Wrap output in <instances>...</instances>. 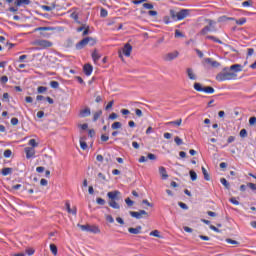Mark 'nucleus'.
<instances>
[{
	"label": "nucleus",
	"mask_w": 256,
	"mask_h": 256,
	"mask_svg": "<svg viewBox=\"0 0 256 256\" xmlns=\"http://www.w3.org/2000/svg\"><path fill=\"white\" fill-rule=\"evenodd\" d=\"M237 79V74L231 72L229 68H224L223 72L216 75V81L223 82V81H233Z\"/></svg>",
	"instance_id": "obj_1"
},
{
	"label": "nucleus",
	"mask_w": 256,
	"mask_h": 256,
	"mask_svg": "<svg viewBox=\"0 0 256 256\" xmlns=\"http://www.w3.org/2000/svg\"><path fill=\"white\" fill-rule=\"evenodd\" d=\"M220 183H222V184L225 186L226 189H229L230 184H229V182L227 181V179L221 178V179H220Z\"/></svg>",
	"instance_id": "obj_35"
},
{
	"label": "nucleus",
	"mask_w": 256,
	"mask_h": 256,
	"mask_svg": "<svg viewBox=\"0 0 256 256\" xmlns=\"http://www.w3.org/2000/svg\"><path fill=\"white\" fill-rule=\"evenodd\" d=\"M11 155H13V152L11 150L7 149L4 151V157L6 159H9V157H11Z\"/></svg>",
	"instance_id": "obj_41"
},
{
	"label": "nucleus",
	"mask_w": 256,
	"mask_h": 256,
	"mask_svg": "<svg viewBox=\"0 0 256 256\" xmlns=\"http://www.w3.org/2000/svg\"><path fill=\"white\" fill-rule=\"evenodd\" d=\"M255 123H256V117H255V116L250 117V119H249V125H255Z\"/></svg>",
	"instance_id": "obj_60"
},
{
	"label": "nucleus",
	"mask_w": 256,
	"mask_h": 256,
	"mask_svg": "<svg viewBox=\"0 0 256 256\" xmlns=\"http://www.w3.org/2000/svg\"><path fill=\"white\" fill-rule=\"evenodd\" d=\"M142 7H143L144 9H148V10H150V11H151V9L154 8V6H153L152 3H144V4H142Z\"/></svg>",
	"instance_id": "obj_36"
},
{
	"label": "nucleus",
	"mask_w": 256,
	"mask_h": 256,
	"mask_svg": "<svg viewBox=\"0 0 256 256\" xmlns=\"http://www.w3.org/2000/svg\"><path fill=\"white\" fill-rule=\"evenodd\" d=\"M105 219H106V221H108V223H115V219L113 218V216H111L109 214H107L105 216Z\"/></svg>",
	"instance_id": "obj_43"
},
{
	"label": "nucleus",
	"mask_w": 256,
	"mask_h": 256,
	"mask_svg": "<svg viewBox=\"0 0 256 256\" xmlns=\"http://www.w3.org/2000/svg\"><path fill=\"white\" fill-rule=\"evenodd\" d=\"M159 173H160L162 179H167V177H169V175L167 174V170L163 166H161L159 168Z\"/></svg>",
	"instance_id": "obj_20"
},
{
	"label": "nucleus",
	"mask_w": 256,
	"mask_h": 256,
	"mask_svg": "<svg viewBox=\"0 0 256 256\" xmlns=\"http://www.w3.org/2000/svg\"><path fill=\"white\" fill-rule=\"evenodd\" d=\"M226 243H229V245H239L237 240H233L231 238L226 239Z\"/></svg>",
	"instance_id": "obj_40"
},
{
	"label": "nucleus",
	"mask_w": 256,
	"mask_h": 256,
	"mask_svg": "<svg viewBox=\"0 0 256 256\" xmlns=\"http://www.w3.org/2000/svg\"><path fill=\"white\" fill-rule=\"evenodd\" d=\"M190 179L191 181H197V172L194 170H190Z\"/></svg>",
	"instance_id": "obj_33"
},
{
	"label": "nucleus",
	"mask_w": 256,
	"mask_h": 256,
	"mask_svg": "<svg viewBox=\"0 0 256 256\" xmlns=\"http://www.w3.org/2000/svg\"><path fill=\"white\" fill-rule=\"evenodd\" d=\"M83 71L87 77H90L91 73H93V66L91 64H85Z\"/></svg>",
	"instance_id": "obj_12"
},
{
	"label": "nucleus",
	"mask_w": 256,
	"mask_h": 256,
	"mask_svg": "<svg viewBox=\"0 0 256 256\" xmlns=\"http://www.w3.org/2000/svg\"><path fill=\"white\" fill-rule=\"evenodd\" d=\"M182 123H183V119L180 118L176 121L166 122L165 125H166V127H169L171 125H173L174 127H181Z\"/></svg>",
	"instance_id": "obj_16"
},
{
	"label": "nucleus",
	"mask_w": 256,
	"mask_h": 256,
	"mask_svg": "<svg viewBox=\"0 0 256 256\" xmlns=\"http://www.w3.org/2000/svg\"><path fill=\"white\" fill-rule=\"evenodd\" d=\"M48 181H47V179H45V178H42L41 180H40V185H42V187H47V185H48Z\"/></svg>",
	"instance_id": "obj_52"
},
{
	"label": "nucleus",
	"mask_w": 256,
	"mask_h": 256,
	"mask_svg": "<svg viewBox=\"0 0 256 256\" xmlns=\"http://www.w3.org/2000/svg\"><path fill=\"white\" fill-rule=\"evenodd\" d=\"M47 91V87L45 86H40L37 88L38 93H45Z\"/></svg>",
	"instance_id": "obj_47"
},
{
	"label": "nucleus",
	"mask_w": 256,
	"mask_h": 256,
	"mask_svg": "<svg viewBox=\"0 0 256 256\" xmlns=\"http://www.w3.org/2000/svg\"><path fill=\"white\" fill-rule=\"evenodd\" d=\"M50 251L55 256L57 255V246L55 244H50Z\"/></svg>",
	"instance_id": "obj_34"
},
{
	"label": "nucleus",
	"mask_w": 256,
	"mask_h": 256,
	"mask_svg": "<svg viewBox=\"0 0 256 256\" xmlns=\"http://www.w3.org/2000/svg\"><path fill=\"white\" fill-rule=\"evenodd\" d=\"M135 114L137 115V117H143V111H141V109H136Z\"/></svg>",
	"instance_id": "obj_63"
},
{
	"label": "nucleus",
	"mask_w": 256,
	"mask_h": 256,
	"mask_svg": "<svg viewBox=\"0 0 256 256\" xmlns=\"http://www.w3.org/2000/svg\"><path fill=\"white\" fill-rule=\"evenodd\" d=\"M35 33H37V31H55V28L53 27H38L34 29Z\"/></svg>",
	"instance_id": "obj_26"
},
{
	"label": "nucleus",
	"mask_w": 256,
	"mask_h": 256,
	"mask_svg": "<svg viewBox=\"0 0 256 256\" xmlns=\"http://www.w3.org/2000/svg\"><path fill=\"white\" fill-rule=\"evenodd\" d=\"M100 139H101V141H103L105 143V142L109 141V136L102 134Z\"/></svg>",
	"instance_id": "obj_58"
},
{
	"label": "nucleus",
	"mask_w": 256,
	"mask_h": 256,
	"mask_svg": "<svg viewBox=\"0 0 256 256\" xmlns=\"http://www.w3.org/2000/svg\"><path fill=\"white\" fill-rule=\"evenodd\" d=\"M141 231H143V227L137 226L136 228H128V232L131 235H140Z\"/></svg>",
	"instance_id": "obj_15"
},
{
	"label": "nucleus",
	"mask_w": 256,
	"mask_h": 256,
	"mask_svg": "<svg viewBox=\"0 0 256 256\" xmlns=\"http://www.w3.org/2000/svg\"><path fill=\"white\" fill-rule=\"evenodd\" d=\"M23 5H31V0H16L15 1L16 7H23Z\"/></svg>",
	"instance_id": "obj_18"
},
{
	"label": "nucleus",
	"mask_w": 256,
	"mask_h": 256,
	"mask_svg": "<svg viewBox=\"0 0 256 256\" xmlns=\"http://www.w3.org/2000/svg\"><path fill=\"white\" fill-rule=\"evenodd\" d=\"M247 187H249L252 191H256V184L248 183Z\"/></svg>",
	"instance_id": "obj_61"
},
{
	"label": "nucleus",
	"mask_w": 256,
	"mask_h": 256,
	"mask_svg": "<svg viewBox=\"0 0 256 256\" xmlns=\"http://www.w3.org/2000/svg\"><path fill=\"white\" fill-rule=\"evenodd\" d=\"M142 204L146 205L147 207H153V204L151 202H149V200H143Z\"/></svg>",
	"instance_id": "obj_59"
},
{
	"label": "nucleus",
	"mask_w": 256,
	"mask_h": 256,
	"mask_svg": "<svg viewBox=\"0 0 256 256\" xmlns=\"http://www.w3.org/2000/svg\"><path fill=\"white\" fill-rule=\"evenodd\" d=\"M32 45H35L36 47H39V49H49V47H53V42L49 40H35Z\"/></svg>",
	"instance_id": "obj_5"
},
{
	"label": "nucleus",
	"mask_w": 256,
	"mask_h": 256,
	"mask_svg": "<svg viewBox=\"0 0 256 256\" xmlns=\"http://www.w3.org/2000/svg\"><path fill=\"white\" fill-rule=\"evenodd\" d=\"M240 137H242L243 139H245V137H247V130L246 129H242L240 131Z\"/></svg>",
	"instance_id": "obj_53"
},
{
	"label": "nucleus",
	"mask_w": 256,
	"mask_h": 256,
	"mask_svg": "<svg viewBox=\"0 0 256 256\" xmlns=\"http://www.w3.org/2000/svg\"><path fill=\"white\" fill-rule=\"evenodd\" d=\"M2 101L9 103V93L6 92L3 94Z\"/></svg>",
	"instance_id": "obj_55"
},
{
	"label": "nucleus",
	"mask_w": 256,
	"mask_h": 256,
	"mask_svg": "<svg viewBox=\"0 0 256 256\" xmlns=\"http://www.w3.org/2000/svg\"><path fill=\"white\" fill-rule=\"evenodd\" d=\"M91 115V108L86 107L79 112V117L85 118Z\"/></svg>",
	"instance_id": "obj_13"
},
{
	"label": "nucleus",
	"mask_w": 256,
	"mask_h": 256,
	"mask_svg": "<svg viewBox=\"0 0 256 256\" xmlns=\"http://www.w3.org/2000/svg\"><path fill=\"white\" fill-rule=\"evenodd\" d=\"M11 125L15 126V125H19V119L18 118H12L10 120Z\"/></svg>",
	"instance_id": "obj_49"
},
{
	"label": "nucleus",
	"mask_w": 256,
	"mask_h": 256,
	"mask_svg": "<svg viewBox=\"0 0 256 256\" xmlns=\"http://www.w3.org/2000/svg\"><path fill=\"white\" fill-rule=\"evenodd\" d=\"M96 203H97L98 205H105V199H103V198H97V199H96Z\"/></svg>",
	"instance_id": "obj_54"
},
{
	"label": "nucleus",
	"mask_w": 256,
	"mask_h": 256,
	"mask_svg": "<svg viewBox=\"0 0 256 256\" xmlns=\"http://www.w3.org/2000/svg\"><path fill=\"white\" fill-rule=\"evenodd\" d=\"M28 145H30V147H32L33 149H35V147H39V143H37V140L35 139H30Z\"/></svg>",
	"instance_id": "obj_31"
},
{
	"label": "nucleus",
	"mask_w": 256,
	"mask_h": 256,
	"mask_svg": "<svg viewBox=\"0 0 256 256\" xmlns=\"http://www.w3.org/2000/svg\"><path fill=\"white\" fill-rule=\"evenodd\" d=\"M230 71H235L236 73H239L242 71L240 64H234L230 67Z\"/></svg>",
	"instance_id": "obj_25"
},
{
	"label": "nucleus",
	"mask_w": 256,
	"mask_h": 256,
	"mask_svg": "<svg viewBox=\"0 0 256 256\" xmlns=\"http://www.w3.org/2000/svg\"><path fill=\"white\" fill-rule=\"evenodd\" d=\"M86 41H87V44L90 45V47L97 45V39L93 37H86Z\"/></svg>",
	"instance_id": "obj_21"
},
{
	"label": "nucleus",
	"mask_w": 256,
	"mask_h": 256,
	"mask_svg": "<svg viewBox=\"0 0 256 256\" xmlns=\"http://www.w3.org/2000/svg\"><path fill=\"white\" fill-rule=\"evenodd\" d=\"M82 231H87L88 233H94V235H98L101 233V229L97 225H78Z\"/></svg>",
	"instance_id": "obj_4"
},
{
	"label": "nucleus",
	"mask_w": 256,
	"mask_h": 256,
	"mask_svg": "<svg viewBox=\"0 0 256 256\" xmlns=\"http://www.w3.org/2000/svg\"><path fill=\"white\" fill-rule=\"evenodd\" d=\"M87 45V38H84L76 44V49L77 51H81V49H84V47H87Z\"/></svg>",
	"instance_id": "obj_17"
},
{
	"label": "nucleus",
	"mask_w": 256,
	"mask_h": 256,
	"mask_svg": "<svg viewBox=\"0 0 256 256\" xmlns=\"http://www.w3.org/2000/svg\"><path fill=\"white\" fill-rule=\"evenodd\" d=\"M101 115H103V111L99 110V111L95 112V113L93 114V121H94V122H95V121H98V120H99V117H101Z\"/></svg>",
	"instance_id": "obj_30"
},
{
	"label": "nucleus",
	"mask_w": 256,
	"mask_h": 256,
	"mask_svg": "<svg viewBox=\"0 0 256 256\" xmlns=\"http://www.w3.org/2000/svg\"><path fill=\"white\" fill-rule=\"evenodd\" d=\"M78 127L82 129V131H87V129H89V124H79Z\"/></svg>",
	"instance_id": "obj_44"
},
{
	"label": "nucleus",
	"mask_w": 256,
	"mask_h": 256,
	"mask_svg": "<svg viewBox=\"0 0 256 256\" xmlns=\"http://www.w3.org/2000/svg\"><path fill=\"white\" fill-rule=\"evenodd\" d=\"M178 205H179V207H181V209H184V210L189 209V206H187V204H185L183 202H179Z\"/></svg>",
	"instance_id": "obj_57"
},
{
	"label": "nucleus",
	"mask_w": 256,
	"mask_h": 256,
	"mask_svg": "<svg viewBox=\"0 0 256 256\" xmlns=\"http://www.w3.org/2000/svg\"><path fill=\"white\" fill-rule=\"evenodd\" d=\"M235 23H236V25H245V23H247V18L242 17L238 20H235Z\"/></svg>",
	"instance_id": "obj_32"
},
{
	"label": "nucleus",
	"mask_w": 256,
	"mask_h": 256,
	"mask_svg": "<svg viewBox=\"0 0 256 256\" xmlns=\"http://www.w3.org/2000/svg\"><path fill=\"white\" fill-rule=\"evenodd\" d=\"M24 151L26 153V159H31L35 157V148L26 147Z\"/></svg>",
	"instance_id": "obj_9"
},
{
	"label": "nucleus",
	"mask_w": 256,
	"mask_h": 256,
	"mask_svg": "<svg viewBox=\"0 0 256 256\" xmlns=\"http://www.w3.org/2000/svg\"><path fill=\"white\" fill-rule=\"evenodd\" d=\"M202 173L204 175L205 181H211V176H209V173L207 172V169L202 166Z\"/></svg>",
	"instance_id": "obj_27"
},
{
	"label": "nucleus",
	"mask_w": 256,
	"mask_h": 256,
	"mask_svg": "<svg viewBox=\"0 0 256 256\" xmlns=\"http://www.w3.org/2000/svg\"><path fill=\"white\" fill-rule=\"evenodd\" d=\"M41 9L43 11H53V9H55V6L51 7V6H47V5H42Z\"/></svg>",
	"instance_id": "obj_39"
},
{
	"label": "nucleus",
	"mask_w": 256,
	"mask_h": 256,
	"mask_svg": "<svg viewBox=\"0 0 256 256\" xmlns=\"http://www.w3.org/2000/svg\"><path fill=\"white\" fill-rule=\"evenodd\" d=\"M179 57V51L175 50L173 52L167 53L163 56V59L167 62L175 61Z\"/></svg>",
	"instance_id": "obj_8"
},
{
	"label": "nucleus",
	"mask_w": 256,
	"mask_h": 256,
	"mask_svg": "<svg viewBox=\"0 0 256 256\" xmlns=\"http://www.w3.org/2000/svg\"><path fill=\"white\" fill-rule=\"evenodd\" d=\"M109 205L112 207V209H120L121 206L119 205V203H117L115 200H111L109 202Z\"/></svg>",
	"instance_id": "obj_29"
},
{
	"label": "nucleus",
	"mask_w": 256,
	"mask_h": 256,
	"mask_svg": "<svg viewBox=\"0 0 256 256\" xmlns=\"http://www.w3.org/2000/svg\"><path fill=\"white\" fill-rule=\"evenodd\" d=\"M65 206H66V211L68 213H72V215H77V208L74 207V208L71 209V204L69 203V201H67L65 203Z\"/></svg>",
	"instance_id": "obj_19"
},
{
	"label": "nucleus",
	"mask_w": 256,
	"mask_h": 256,
	"mask_svg": "<svg viewBox=\"0 0 256 256\" xmlns=\"http://www.w3.org/2000/svg\"><path fill=\"white\" fill-rule=\"evenodd\" d=\"M1 173L3 177H7V175H11V173H13V168H3Z\"/></svg>",
	"instance_id": "obj_24"
},
{
	"label": "nucleus",
	"mask_w": 256,
	"mask_h": 256,
	"mask_svg": "<svg viewBox=\"0 0 256 256\" xmlns=\"http://www.w3.org/2000/svg\"><path fill=\"white\" fill-rule=\"evenodd\" d=\"M175 37L176 38L185 37V35H183V33L180 30H175Z\"/></svg>",
	"instance_id": "obj_56"
},
{
	"label": "nucleus",
	"mask_w": 256,
	"mask_h": 256,
	"mask_svg": "<svg viewBox=\"0 0 256 256\" xmlns=\"http://www.w3.org/2000/svg\"><path fill=\"white\" fill-rule=\"evenodd\" d=\"M191 15V10L189 9H181L179 12H175V10H170V16L172 19H176V21H183L186 17Z\"/></svg>",
	"instance_id": "obj_2"
},
{
	"label": "nucleus",
	"mask_w": 256,
	"mask_h": 256,
	"mask_svg": "<svg viewBox=\"0 0 256 256\" xmlns=\"http://www.w3.org/2000/svg\"><path fill=\"white\" fill-rule=\"evenodd\" d=\"M208 23V26H205L201 31L200 35H207V33H211V31H216L215 24L216 22L214 20L208 19L206 20Z\"/></svg>",
	"instance_id": "obj_6"
},
{
	"label": "nucleus",
	"mask_w": 256,
	"mask_h": 256,
	"mask_svg": "<svg viewBox=\"0 0 256 256\" xmlns=\"http://www.w3.org/2000/svg\"><path fill=\"white\" fill-rule=\"evenodd\" d=\"M186 73L188 75V79L190 81H196L197 80V74L193 71V68H187Z\"/></svg>",
	"instance_id": "obj_11"
},
{
	"label": "nucleus",
	"mask_w": 256,
	"mask_h": 256,
	"mask_svg": "<svg viewBox=\"0 0 256 256\" xmlns=\"http://www.w3.org/2000/svg\"><path fill=\"white\" fill-rule=\"evenodd\" d=\"M206 39H209L210 41H214V43H218L219 45H223V41H221L219 38L215 36H206Z\"/></svg>",
	"instance_id": "obj_22"
},
{
	"label": "nucleus",
	"mask_w": 256,
	"mask_h": 256,
	"mask_svg": "<svg viewBox=\"0 0 256 256\" xmlns=\"http://www.w3.org/2000/svg\"><path fill=\"white\" fill-rule=\"evenodd\" d=\"M130 215L135 219H141L142 215H147V211L145 210H140L139 212L130 211Z\"/></svg>",
	"instance_id": "obj_10"
},
{
	"label": "nucleus",
	"mask_w": 256,
	"mask_h": 256,
	"mask_svg": "<svg viewBox=\"0 0 256 256\" xmlns=\"http://www.w3.org/2000/svg\"><path fill=\"white\" fill-rule=\"evenodd\" d=\"M80 147L83 151L87 150V142L83 141V138L80 139Z\"/></svg>",
	"instance_id": "obj_38"
},
{
	"label": "nucleus",
	"mask_w": 256,
	"mask_h": 256,
	"mask_svg": "<svg viewBox=\"0 0 256 256\" xmlns=\"http://www.w3.org/2000/svg\"><path fill=\"white\" fill-rule=\"evenodd\" d=\"M148 15H149L150 17H157L158 13H157V11H155V10H149V11H148Z\"/></svg>",
	"instance_id": "obj_51"
},
{
	"label": "nucleus",
	"mask_w": 256,
	"mask_h": 256,
	"mask_svg": "<svg viewBox=\"0 0 256 256\" xmlns=\"http://www.w3.org/2000/svg\"><path fill=\"white\" fill-rule=\"evenodd\" d=\"M125 203L128 205V207H133V200L131 198H126Z\"/></svg>",
	"instance_id": "obj_50"
},
{
	"label": "nucleus",
	"mask_w": 256,
	"mask_h": 256,
	"mask_svg": "<svg viewBox=\"0 0 256 256\" xmlns=\"http://www.w3.org/2000/svg\"><path fill=\"white\" fill-rule=\"evenodd\" d=\"M112 129H121V122H114L113 124H112Z\"/></svg>",
	"instance_id": "obj_45"
},
{
	"label": "nucleus",
	"mask_w": 256,
	"mask_h": 256,
	"mask_svg": "<svg viewBox=\"0 0 256 256\" xmlns=\"http://www.w3.org/2000/svg\"><path fill=\"white\" fill-rule=\"evenodd\" d=\"M174 141H175V143H176V145H183V139H181L179 136H176L175 138H174Z\"/></svg>",
	"instance_id": "obj_42"
},
{
	"label": "nucleus",
	"mask_w": 256,
	"mask_h": 256,
	"mask_svg": "<svg viewBox=\"0 0 256 256\" xmlns=\"http://www.w3.org/2000/svg\"><path fill=\"white\" fill-rule=\"evenodd\" d=\"M50 87H51L52 89H59V82H57V81H51V82H50Z\"/></svg>",
	"instance_id": "obj_37"
},
{
	"label": "nucleus",
	"mask_w": 256,
	"mask_h": 256,
	"mask_svg": "<svg viewBox=\"0 0 256 256\" xmlns=\"http://www.w3.org/2000/svg\"><path fill=\"white\" fill-rule=\"evenodd\" d=\"M148 159H150V161H155V159H157V156H155V154H148Z\"/></svg>",
	"instance_id": "obj_64"
},
{
	"label": "nucleus",
	"mask_w": 256,
	"mask_h": 256,
	"mask_svg": "<svg viewBox=\"0 0 256 256\" xmlns=\"http://www.w3.org/2000/svg\"><path fill=\"white\" fill-rule=\"evenodd\" d=\"M194 89L195 91H198L199 93H207V95H213L215 93V88L211 86L203 87L201 86V83H194Z\"/></svg>",
	"instance_id": "obj_3"
},
{
	"label": "nucleus",
	"mask_w": 256,
	"mask_h": 256,
	"mask_svg": "<svg viewBox=\"0 0 256 256\" xmlns=\"http://www.w3.org/2000/svg\"><path fill=\"white\" fill-rule=\"evenodd\" d=\"M132 51H133V46H131V44H129V43H126L124 45V47L122 48V51L118 52L120 59H122V61H123V55L125 57H131Z\"/></svg>",
	"instance_id": "obj_7"
},
{
	"label": "nucleus",
	"mask_w": 256,
	"mask_h": 256,
	"mask_svg": "<svg viewBox=\"0 0 256 256\" xmlns=\"http://www.w3.org/2000/svg\"><path fill=\"white\" fill-rule=\"evenodd\" d=\"M150 237H157L158 239H161V232H159V230H153L150 232Z\"/></svg>",
	"instance_id": "obj_28"
},
{
	"label": "nucleus",
	"mask_w": 256,
	"mask_h": 256,
	"mask_svg": "<svg viewBox=\"0 0 256 256\" xmlns=\"http://www.w3.org/2000/svg\"><path fill=\"white\" fill-rule=\"evenodd\" d=\"M119 195H121V192H119L118 190L111 191V192L107 193V197H109L111 199V201H115V199H117V197H119Z\"/></svg>",
	"instance_id": "obj_14"
},
{
	"label": "nucleus",
	"mask_w": 256,
	"mask_h": 256,
	"mask_svg": "<svg viewBox=\"0 0 256 256\" xmlns=\"http://www.w3.org/2000/svg\"><path fill=\"white\" fill-rule=\"evenodd\" d=\"M107 15H109V13L107 12V10H105V8H102L100 10V17H107Z\"/></svg>",
	"instance_id": "obj_46"
},
{
	"label": "nucleus",
	"mask_w": 256,
	"mask_h": 256,
	"mask_svg": "<svg viewBox=\"0 0 256 256\" xmlns=\"http://www.w3.org/2000/svg\"><path fill=\"white\" fill-rule=\"evenodd\" d=\"M92 59H93L94 63H97V61H99V59H101V56H100L99 52H97V50L93 51Z\"/></svg>",
	"instance_id": "obj_23"
},
{
	"label": "nucleus",
	"mask_w": 256,
	"mask_h": 256,
	"mask_svg": "<svg viewBox=\"0 0 256 256\" xmlns=\"http://www.w3.org/2000/svg\"><path fill=\"white\" fill-rule=\"evenodd\" d=\"M7 81H9V78L7 76H2L0 78V83H2V85H5V83H7Z\"/></svg>",
	"instance_id": "obj_48"
},
{
	"label": "nucleus",
	"mask_w": 256,
	"mask_h": 256,
	"mask_svg": "<svg viewBox=\"0 0 256 256\" xmlns=\"http://www.w3.org/2000/svg\"><path fill=\"white\" fill-rule=\"evenodd\" d=\"M242 7H251V0L244 1V2L242 3Z\"/></svg>",
	"instance_id": "obj_62"
}]
</instances>
